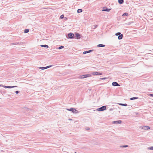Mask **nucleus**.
Masks as SVG:
<instances>
[{"label": "nucleus", "mask_w": 153, "mask_h": 153, "mask_svg": "<svg viewBox=\"0 0 153 153\" xmlns=\"http://www.w3.org/2000/svg\"><path fill=\"white\" fill-rule=\"evenodd\" d=\"M66 109L68 111H71L74 114H76L79 112L78 110L74 108H67Z\"/></svg>", "instance_id": "1"}, {"label": "nucleus", "mask_w": 153, "mask_h": 153, "mask_svg": "<svg viewBox=\"0 0 153 153\" xmlns=\"http://www.w3.org/2000/svg\"><path fill=\"white\" fill-rule=\"evenodd\" d=\"M106 108V106H103L97 109V110L98 111H102L105 110Z\"/></svg>", "instance_id": "2"}, {"label": "nucleus", "mask_w": 153, "mask_h": 153, "mask_svg": "<svg viewBox=\"0 0 153 153\" xmlns=\"http://www.w3.org/2000/svg\"><path fill=\"white\" fill-rule=\"evenodd\" d=\"M74 35L72 33H70L68 34L67 38L68 39H73L74 38Z\"/></svg>", "instance_id": "3"}, {"label": "nucleus", "mask_w": 153, "mask_h": 153, "mask_svg": "<svg viewBox=\"0 0 153 153\" xmlns=\"http://www.w3.org/2000/svg\"><path fill=\"white\" fill-rule=\"evenodd\" d=\"M91 76V75L90 74L83 75L80 76V78L81 79H83L85 78L90 77Z\"/></svg>", "instance_id": "4"}, {"label": "nucleus", "mask_w": 153, "mask_h": 153, "mask_svg": "<svg viewBox=\"0 0 153 153\" xmlns=\"http://www.w3.org/2000/svg\"><path fill=\"white\" fill-rule=\"evenodd\" d=\"M140 127L141 128V129H143L145 130H147L150 128V127L149 126H140Z\"/></svg>", "instance_id": "5"}, {"label": "nucleus", "mask_w": 153, "mask_h": 153, "mask_svg": "<svg viewBox=\"0 0 153 153\" xmlns=\"http://www.w3.org/2000/svg\"><path fill=\"white\" fill-rule=\"evenodd\" d=\"M52 65H49L46 67H40L39 68L41 70H45L47 68H49L51 67H52Z\"/></svg>", "instance_id": "6"}, {"label": "nucleus", "mask_w": 153, "mask_h": 153, "mask_svg": "<svg viewBox=\"0 0 153 153\" xmlns=\"http://www.w3.org/2000/svg\"><path fill=\"white\" fill-rule=\"evenodd\" d=\"M12 45H22L23 44V42H14L11 44Z\"/></svg>", "instance_id": "7"}, {"label": "nucleus", "mask_w": 153, "mask_h": 153, "mask_svg": "<svg viewBox=\"0 0 153 153\" xmlns=\"http://www.w3.org/2000/svg\"><path fill=\"white\" fill-rule=\"evenodd\" d=\"M112 85L115 86H119L120 85L117 82H114L112 83Z\"/></svg>", "instance_id": "8"}, {"label": "nucleus", "mask_w": 153, "mask_h": 153, "mask_svg": "<svg viewBox=\"0 0 153 153\" xmlns=\"http://www.w3.org/2000/svg\"><path fill=\"white\" fill-rule=\"evenodd\" d=\"M111 9L107 8L106 7H104L103 9L102 10L103 11L109 12L111 10Z\"/></svg>", "instance_id": "9"}, {"label": "nucleus", "mask_w": 153, "mask_h": 153, "mask_svg": "<svg viewBox=\"0 0 153 153\" xmlns=\"http://www.w3.org/2000/svg\"><path fill=\"white\" fill-rule=\"evenodd\" d=\"M122 123V121L120 120H117L113 121L112 122L113 123Z\"/></svg>", "instance_id": "10"}, {"label": "nucleus", "mask_w": 153, "mask_h": 153, "mask_svg": "<svg viewBox=\"0 0 153 153\" xmlns=\"http://www.w3.org/2000/svg\"><path fill=\"white\" fill-rule=\"evenodd\" d=\"M3 87H4V88H13L16 87H17L16 86H3Z\"/></svg>", "instance_id": "11"}, {"label": "nucleus", "mask_w": 153, "mask_h": 153, "mask_svg": "<svg viewBox=\"0 0 153 153\" xmlns=\"http://www.w3.org/2000/svg\"><path fill=\"white\" fill-rule=\"evenodd\" d=\"M75 35L76 36V39H80V34L78 33H76L75 34Z\"/></svg>", "instance_id": "12"}, {"label": "nucleus", "mask_w": 153, "mask_h": 153, "mask_svg": "<svg viewBox=\"0 0 153 153\" xmlns=\"http://www.w3.org/2000/svg\"><path fill=\"white\" fill-rule=\"evenodd\" d=\"M93 51V50H90L89 51H85L83 52V53L85 54H86V53H89Z\"/></svg>", "instance_id": "13"}, {"label": "nucleus", "mask_w": 153, "mask_h": 153, "mask_svg": "<svg viewBox=\"0 0 153 153\" xmlns=\"http://www.w3.org/2000/svg\"><path fill=\"white\" fill-rule=\"evenodd\" d=\"M123 37V34H121L119 36H118V38L120 40L122 39Z\"/></svg>", "instance_id": "14"}, {"label": "nucleus", "mask_w": 153, "mask_h": 153, "mask_svg": "<svg viewBox=\"0 0 153 153\" xmlns=\"http://www.w3.org/2000/svg\"><path fill=\"white\" fill-rule=\"evenodd\" d=\"M105 46V45H103V44H99L97 45V47H104Z\"/></svg>", "instance_id": "15"}, {"label": "nucleus", "mask_w": 153, "mask_h": 153, "mask_svg": "<svg viewBox=\"0 0 153 153\" xmlns=\"http://www.w3.org/2000/svg\"><path fill=\"white\" fill-rule=\"evenodd\" d=\"M118 2L120 4H122L124 2L123 0H118Z\"/></svg>", "instance_id": "16"}, {"label": "nucleus", "mask_w": 153, "mask_h": 153, "mask_svg": "<svg viewBox=\"0 0 153 153\" xmlns=\"http://www.w3.org/2000/svg\"><path fill=\"white\" fill-rule=\"evenodd\" d=\"M82 11V9H78L77 10V12L78 13H80Z\"/></svg>", "instance_id": "17"}, {"label": "nucleus", "mask_w": 153, "mask_h": 153, "mask_svg": "<svg viewBox=\"0 0 153 153\" xmlns=\"http://www.w3.org/2000/svg\"><path fill=\"white\" fill-rule=\"evenodd\" d=\"M40 46L42 47H45V48H48L49 46L48 45H40Z\"/></svg>", "instance_id": "18"}, {"label": "nucleus", "mask_w": 153, "mask_h": 153, "mask_svg": "<svg viewBox=\"0 0 153 153\" xmlns=\"http://www.w3.org/2000/svg\"><path fill=\"white\" fill-rule=\"evenodd\" d=\"M29 31V29H25L24 30V33H28Z\"/></svg>", "instance_id": "19"}, {"label": "nucleus", "mask_w": 153, "mask_h": 153, "mask_svg": "<svg viewBox=\"0 0 153 153\" xmlns=\"http://www.w3.org/2000/svg\"><path fill=\"white\" fill-rule=\"evenodd\" d=\"M137 99H138V97H133L130 98V100H134Z\"/></svg>", "instance_id": "20"}, {"label": "nucleus", "mask_w": 153, "mask_h": 153, "mask_svg": "<svg viewBox=\"0 0 153 153\" xmlns=\"http://www.w3.org/2000/svg\"><path fill=\"white\" fill-rule=\"evenodd\" d=\"M119 105H121L124 106H127V105L126 103H124V104L120 103V104H119Z\"/></svg>", "instance_id": "21"}, {"label": "nucleus", "mask_w": 153, "mask_h": 153, "mask_svg": "<svg viewBox=\"0 0 153 153\" xmlns=\"http://www.w3.org/2000/svg\"><path fill=\"white\" fill-rule=\"evenodd\" d=\"M128 13H125L122 15V16H128Z\"/></svg>", "instance_id": "22"}, {"label": "nucleus", "mask_w": 153, "mask_h": 153, "mask_svg": "<svg viewBox=\"0 0 153 153\" xmlns=\"http://www.w3.org/2000/svg\"><path fill=\"white\" fill-rule=\"evenodd\" d=\"M97 72H93L92 74L94 75H97Z\"/></svg>", "instance_id": "23"}, {"label": "nucleus", "mask_w": 153, "mask_h": 153, "mask_svg": "<svg viewBox=\"0 0 153 153\" xmlns=\"http://www.w3.org/2000/svg\"><path fill=\"white\" fill-rule=\"evenodd\" d=\"M128 145H125L121 146L120 147H122V148H126V147H128Z\"/></svg>", "instance_id": "24"}, {"label": "nucleus", "mask_w": 153, "mask_h": 153, "mask_svg": "<svg viewBox=\"0 0 153 153\" xmlns=\"http://www.w3.org/2000/svg\"><path fill=\"white\" fill-rule=\"evenodd\" d=\"M121 34V33H120V32H118V33H116L115 34V35L116 36H119Z\"/></svg>", "instance_id": "25"}, {"label": "nucleus", "mask_w": 153, "mask_h": 153, "mask_svg": "<svg viewBox=\"0 0 153 153\" xmlns=\"http://www.w3.org/2000/svg\"><path fill=\"white\" fill-rule=\"evenodd\" d=\"M148 149L149 150H153V146H152L148 148Z\"/></svg>", "instance_id": "26"}, {"label": "nucleus", "mask_w": 153, "mask_h": 153, "mask_svg": "<svg viewBox=\"0 0 153 153\" xmlns=\"http://www.w3.org/2000/svg\"><path fill=\"white\" fill-rule=\"evenodd\" d=\"M64 47L63 46H60L59 48H58L59 49H62Z\"/></svg>", "instance_id": "27"}, {"label": "nucleus", "mask_w": 153, "mask_h": 153, "mask_svg": "<svg viewBox=\"0 0 153 153\" xmlns=\"http://www.w3.org/2000/svg\"><path fill=\"white\" fill-rule=\"evenodd\" d=\"M97 75H102V74L101 73L97 72Z\"/></svg>", "instance_id": "28"}, {"label": "nucleus", "mask_w": 153, "mask_h": 153, "mask_svg": "<svg viewBox=\"0 0 153 153\" xmlns=\"http://www.w3.org/2000/svg\"><path fill=\"white\" fill-rule=\"evenodd\" d=\"M63 18H64V15H61L60 16V18L61 19H63Z\"/></svg>", "instance_id": "29"}, {"label": "nucleus", "mask_w": 153, "mask_h": 153, "mask_svg": "<svg viewBox=\"0 0 153 153\" xmlns=\"http://www.w3.org/2000/svg\"><path fill=\"white\" fill-rule=\"evenodd\" d=\"M106 79V78L104 77V78H102L100 79L101 80H104V79Z\"/></svg>", "instance_id": "30"}, {"label": "nucleus", "mask_w": 153, "mask_h": 153, "mask_svg": "<svg viewBox=\"0 0 153 153\" xmlns=\"http://www.w3.org/2000/svg\"><path fill=\"white\" fill-rule=\"evenodd\" d=\"M15 92L16 94H18V93H19V91H15Z\"/></svg>", "instance_id": "31"}, {"label": "nucleus", "mask_w": 153, "mask_h": 153, "mask_svg": "<svg viewBox=\"0 0 153 153\" xmlns=\"http://www.w3.org/2000/svg\"><path fill=\"white\" fill-rule=\"evenodd\" d=\"M149 95L150 97H152V94H149Z\"/></svg>", "instance_id": "32"}, {"label": "nucleus", "mask_w": 153, "mask_h": 153, "mask_svg": "<svg viewBox=\"0 0 153 153\" xmlns=\"http://www.w3.org/2000/svg\"><path fill=\"white\" fill-rule=\"evenodd\" d=\"M97 25H94V28H97Z\"/></svg>", "instance_id": "33"}, {"label": "nucleus", "mask_w": 153, "mask_h": 153, "mask_svg": "<svg viewBox=\"0 0 153 153\" xmlns=\"http://www.w3.org/2000/svg\"><path fill=\"white\" fill-rule=\"evenodd\" d=\"M113 110V109L112 108H110L109 110H110V111H111Z\"/></svg>", "instance_id": "34"}, {"label": "nucleus", "mask_w": 153, "mask_h": 153, "mask_svg": "<svg viewBox=\"0 0 153 153\" xmlns=\"http://www.w3.org/2000/svg\"><path fill=\"white\" fill-rule=\"evenodd\" d=\"M87 130H89V128H87Z\"/></svg>", "instance_id": "35"}, {"label": "nucleus", "mask_w": 153, "mask_h": 153, "mask_svg": "<svg viewBox=\"0 0 153 153\" xmlns=\"http://www.w3.org/2000/svg\"><path fill=\"white\" fill-rule=\"evenodd\" d=\"M152 97H153V94H152Z\"/></svg>", "instance_id": "36"}]
</instances>
